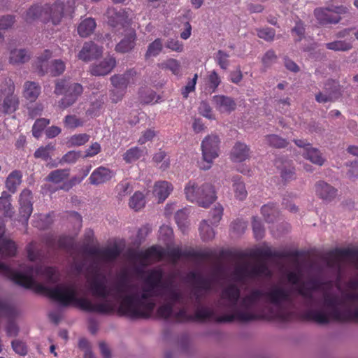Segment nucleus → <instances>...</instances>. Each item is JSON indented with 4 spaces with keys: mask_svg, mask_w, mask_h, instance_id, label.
I'll return each mask as SVG.
<instances>
[{
    "mask_svg": "<svg viewBox=\"0 0 358 358\" xmlns=\"http://www.w3.org/2000/svg\"><path fill=\"white\" fill-rule=\"evenodd\" d=\"M141 273L145 274L141 292L122 297L117 309L120 315L131 319L149 318L156 306L152 298L163 297L169 290H176L173 287L171 277L163 280L164 273L160 268H155L146 272L141 271Z\"/></svg>",
    "mask_w": 358,
    "mask_h": 358,
    "instance_id": "1",
    "label": "nucleus"
},
{
    "mask_svg": "<svg viewBox=\"0 0 358 358\" xmlns=\"http://www.w3.org/2000/svg\"><path fill=\"white\" fill-rule=\"evenodd\" d=\"M313 290L305 285L298 289V293L305 299L304 305L308 308L300 317L303 320L314 322L319 324H328L331 321L340 323H358V304L353 308L345 307L340 310L338 306L343 305V301L336 296H324V306L330 309L327 313L323 308H310L315 301Z\"/></svg>",
    "mask_w": 358,
    "mask_h": 358,
    "instance_id": "2",
    "label": "nucleus"
},
{
    "mask_svg": "<svg viewBox=\"0 0 358 358\" xmlns=\"http://www.w3.org/2000/svg\"><path fill=\"white\" fill-rule=\"evenodd\" d=\"M24 270L26 274H23L31 277L33 283L29 287L22 286L23 287L27 289L34 288L36 292L45 294L48 297L59 302L63 306L67 307L73 305L87 313H108L113 310L112 305L108 301L93 305L86 298L77 297L76 289L73 285L60 284L55 287H48L40 283H36L33 275L40 272L38 268L27 266Z\"/></svg>",
    "mask_w": 358,
    "mask_h": 358,
    "instance_id": "3",
    "label": "nucleus"
},
{
    "mask_svg": "<svg viewBox=\"0 0 358 358\" xmlns=\"http://www.w3.org/2000/svg\"><path fill=\"white\" fill-rule=\"evenodd\" d=\"M164 257H167L173 264H176L181 257L193 258L201 261L214 259L216 258V252L212 249L201 252L196 251L192 248L182 250L179 247L165 250L159 245H152L145 250H131L128 252L130 260L139 262L142 264L150 259L160 261Z\"/></svg>",
    "mask_w": 358,
    "mask_h": 358,
    "instance_id": "4",
    "label": "nucleus"
},
{
    "mask_svg": "<svg viewBox=\"0 0 358 358\" xmlns=\"http://www.w3.org/2000/svg\"><path fill=\"white\" fill-rule=\"evenodd\" d=\"M241 296V290L235 284H231L225 287L221 294L222 299L228 301V304L220 302V306L231 308L234 313L222 316H215V321L217 323H230L234 320L247 322L262 319V317L252 312H243L238 307V302Z\"/></svg>",
    "mask_w": 358,
    "mask_h": 358,
    "instance_id": "5",
    "label": "nucleus"
},
{
    "mask_svg": "<svg viewBox=\"0 0 358 358\" xmlns=\"http://www.w3.org/2000/svg\"><path fill=\"white\" fill-rule=\"evenodd\" d=\"M264 297H266L270 303L280 308L275 314V317L278 320L282 322H290L299 317L295 312L281 309L284 303H292L290 292L287 289L277 285L273 286L269 291L264 292Z\"/></svg>",
    "mask_w": 358,
    "mask_h": 358,
    "instance_id": "6",
    "label": "nucleus"
},
{
    "mask_svg": "<svg viewBox=\"0 0 358 358\" xmlns=\"http://www.w3.org/2000/svg\"><path fill=\"white\" fill-rule=\"evenodd\" d=\"M64 3L61 1H57L52 6H41L38 4L31 6L27 11L24 18L27 22H31L44 15L45 18H48V22L51 21L52 24L57 25L61 22L64 16Z\"/></svg>",
    "mask_w": 358,
    "mask_h": 358,
    "instance_id": "7",
    "label": "nucleus"
},
{
    "mask_svg": "<svg viewBox=\"0 0 358 358\" xmlns=\"http://www.w3.org/2000/svg\"><path fill=\"white\" fill-rule=\"evenodd\" d=\"M83 92V87L77 83H69L65 79L57 80L55 83L54 93L64 96L59 101L58 106L66 109L73 105Z\"/></svg>",
    "mask_w": 358,
    "mask_h": 358,
    "instance_id": "8",
    "label": "nucleus"
},
{
    "mask_svg": "<svg viewBox=\"0 0 358 358\" xmlns=\"http://www.w3.org/2000/svg\"><path fill=\"white\" fill-rule=\"evenodd\" d=\"M220 139L217 135L210 134L206 136L201 142L202 162L200 168L208 170L211 168L214 160L218 157L220 152Z\"/></svg>",
    "mask_w": 358,
    "mask_h": 358,
    "instance_id": "9",
    "label": "nucleus"
},
{
    "mask_svg": "<svg viewBox=\"0 0 358 358\" xmlns=\"http://www.w3.org/2000/svg\"><path fill=\"white\" fill-rule=\"evenodd\" d=\"M232 275L236 281L243 282L247 278L255 279L259 277L271 278L272 273L265 262H260L250 268L248 264L237 266L233 271Z\"/></svg>",
    "mask_w": 358,
    "mask_h": 358,
    "instance_id": "10",
    "label": "nucleus"
},
{
    "mask_svg": "<svg viewBox=\"0 0 358 358\" xmlns=\"http://www.w3.org/2000/svg\"><path fill=\"white\" fill-rule=\"evenodd\" d=\"M89 283L90 290L92 292V294L98 298L103 299V301L97 303H92L93 305L104 303V302H109L112 305V307L113 308V310L112 312L108 313H101L102 315H110L115 313V308L113 303L107 299V298L110 295V292L107 287L106 285V276L101 273L98 269H94L93 272V276L88 279L87 280Z\"/></svg>",
    "mask_w": 358,
    "mask_h": 358,
    "instance_id": "11",
    "label": "nucleus"
},
{
    "mask_svg": "<svg viewBox=\"0 0 358 358\" xmlns=\"http://www.w3.org/2000/svg\"><path fill=\"white\" fill-rule=\"evenodd\" d=\"M348 8L344 6H334L332 8H317L314 10V15L320 24H336L341 17L340 15L346 14Z\"/></svg>",
    "mask_w": 358,
    "mask_h": 358,
    "instance_id": "12",
    "label": "nucleus"
},
{
    "mask_svg": "<svg viewBox=\"0 0 358 358\" xmlns=\"http://www.w3.org/2000/svg\"><path fill=\"white\" fill-rule=\"evenodd\" d=\"M165 303L159 306L157 309L156 314L159 318L167 320L172 315L173 308L176 303L182 304V294L178 290H169V292L165 294L163 297Z\"/></svg>",
    "mask_w": 358,
    "mask_h": 358,
    "instance_id": "13",
    "label": "nucleus"
},
{
    "mask_svg": "<svg viewBox=\"0 0 358 358\" xmlns=\"http://www.w3.org/2000/svg\"><path fill=\"white\" fill-rule=\"evenodd\" d=\"M108 24L113 28H124L129 25V15L122 8H108L106 11Z\"/></svg>",
    "mask_w": 358,
    "mask_h": 358,
    "instance_id": "14",
    "label": "nucleus"
},
{
    "mask_svg": "<svg viewBox=\"0 0 358 358\" xmlns=\"http://www.w3.org/2000/svg\"><path fill=\"white\" fill-rule=\"evenodd\" d=\"M294 143L298 147L303 148L304 158L318 166L323 165L324 159L318 149L313 148L310 143L303 139L294 140Z\"/></svg>",
    "mask_w": 358,
    "mask_h": 358,
    "instance_id": "15",
    "label": "nucleus"
},
{
    "mask_svg": "<svg viewBox=\"0 0 358 358\" xmlns=\"http://www.w3.org/2000/svg\"><path fill=\"white\" fill-rule=\"evenodd\" d=\"M338 85L334 80H328L324 85V92H320L315 95V100L318 103L334 101L340 95Z\"/></svg>",
    "mask_w": 358,
    "mask_h": 358,
    "instance_id": "16",
    "label": "nucleus"
},
{
    "mask_svg": "<svg viewBox=\"0 0 358 358\" xmlns=\"http://www.w3.org/2000/svg\"><path fill=\"white\" fill-rule=\"evenodd\" d=\"M253 256L258 259H268L275 257L278 259L285 258H296L299 256L298 251H272L270 248L258 249L257 250Z\"/></svg>",
    "mask_w": 358,
    "mask_h": 358,
    "instance_id": "17",
    "label": "nucleus"
},
{
    "mask_svg": "<svg viewBox=\"0 0 358 358\" xmlns=\"http://www.w3.org/2000/svg\"><path fill=\"white\" fill-rule=\"evenodd\" d=\"M198 196L202 199L203 203H201L199 199L196 200L195 203L203 208L209 207L217 199L214 186L209 182H205L200 185V191Z\"/></svg>",
    "mask_w": 358,
    "mask_h": 358,
    "instance_id": "18",
    "label": "nucleus"
},
{
    "mask_svg": "<svg viewBox=\"0 0 358 358\" xmlns=\"http://www.w3.org/2000/svg\"><path fill=\"white\" fill-rule=\"evenodd\" d=\"M102 48L92 41L85 42L78 53V58L84 62H89L102 55Z\"/></svg>",
    "mask_w": 358,
    "mask_h": 358,
    "instance_id": "19",
    "label": "nucleus"
},
{
    "mask_svg": "<svg viewBox=\"0 0 358 358\" xmlns=\"http://www.w3.org/2000/svg\"><path fill=\"white\" fill-rule=\"evenodd\" d=\"M114 176L115 173L112 170L101 166L92 171L88 180L90 184L99 185L109 181Z\"/></svg>",
    "mask_w": 358,
    "mask_h": 358,
    "instance_id": "20",
    "label": "nucleus"
},
{
    "mask_svg": "<svg viewBox=\"0 0 358 358\" xmlns=\"http://www.w3.org/2000/svg\"><path fill=\"white\" fill-rule=\"evenodd\" d=\"M315 189L316 195L327 202L331 201L337 195V189L324 180L317 182Z\"/></svg>",
    "mask_w": 358,
    "mask_h": 358,
    "instance_id": "21",
    "label": "nucleus"
},
{
    "mask_svg": "<svg viewBox=\"0 0 358 358\" xmlns=\"http://www.w3.org/2000/svg\"><path fill=\"white\" fill-rule=\"evenodd\" d=\"M115 65V58L112 56H108L98 64L92 65L90 68V72L95 76H105L108 74Z\"/></svg>",
    "mask_w": 358,
    "mask_h": 358,
    "instance_id": "22",
    "label": "nucleus"
},
{
    "mask_svg": "<svg viewBox=\"0 0 358 358\" xmlns=\"http://www.w3.org/2000/svg\"><path fill=\"white\" fill-rule=\"evenodd\" d=\"M264 292L260 289H254L240 301V307L244 310L243 312H251L250 310L258 303Z\"/></svg>",
    "mask_w": 358,
    "mask_h": 358,
    "instance_id": "23",
    "label": "nucleus"
},
{
    "mask_svg": "<svg viewBox=\"0 0 358 358\" xmlns=\"http://www.w3.org/2000/svg\"><path fill=\"white\" fill-rule=\"evenodd\" d=\"M19 106L20 99L17 94H7L0 103V112L4 115H11L18 110Z\"/></svg>",
    "mask_w": 358,
    "mask_h": 358,
    "instance_id": "24",
    "label": "nucleus"
},
{
    "mask_svg": "<svg viewBox=\"0 0 358 358\" xmlns=\"http://www.w3.org/2000/svg\"><path fill=\"white\" fill-rule=\"evenodd\" d=\"M136 75V71L134 69H130L124 74L113 76L110 78V81L114 88L126 92L130 78Z\"/></svg>",
    "mask_w": 358,
    "mask_h": 358,
    "instance_id": "25",
    "label": "nucleus"
},
{
    "mask_svg": "<svg viewBox=\"0 0 358 358\" xmlns=\"http://www.w3.org/2000/svg\"><path fill=\"white\" fill-rule=\"evenodd\" d=\"M136 34L134 30H131L125 37L115 46V51L120 53L130 52L136 45Z\"/></svg>",
    "mask_w": 358,
    "mask_h": 358,
    "instance_id": "26",
    "label": "nucleus"
},
{
    "mask_svg": "<svg viewBox=\"0 0 358 358\" xmlns=\"http://www.w3.org/2000/svg\"><path fill=\"white\" fill-rule=\"evenodd\" d=\"M250 157L249 148L243 143L237 142L233 147L230 158L234 162H241Z\"/></svg>",
    "mask_w": 358,
    "mask_h": 358,
    "instance_id": "27",
    "label": "nucleus"
},
{
    "mask_svg": "<svg viewBox=\"0 0 358 358\" xmlns=\"http://www.w3.org/2000/svg\"><path fill=\"white\" fill-rule=\"evenodd\" d=\"M172 184L168 181L155 182L153 189L154 195L158 198L159 202H163L173 191Z\"/></svg>",
    "mask_w": 358,
    "mask_h": 358,
    "instance_id": "28",
    "label": "nucleus"
},
{
    "mask_svg": "<svg viewBox=\"0 0 358 358\" xmlns=\"http://www.w3.org/2000/svg\"><path fill=\"white\" fill-rule=\"evenodd\" d=\"M330 255L332 257H334L335 261L330 259L328 262V265L329 266H333L336 264L335 262L340 261L341 259L345 258V257L355 258L358 260V250H353V249H349V248H345V249L337 248V249H335L334 250L331 251L330 252Z\"/></svg>",
    "mask_w": 358,
    "mask_h": 358,
    "instance_id": "29",
    "label": "nucleus"
},
{
    "mask_svg": "<svg viewBox=\"0 0 358 358\" xmlns=\"http://www.w3.org/2000/svg\"><path fill=\"white\" fill-rule=\"evenodd\" d=\"M41 88L38 83L27 81L24 84L23 96L31 102L35 101L41 94Z\"/></svg>",
    "mask_w": 358,
    "mask_h": 358,
    "instance_id": "30",
    "label": "nucleus"
},
{
    "mask_svg": "<svg viewBox=\"0 0 358 358\" xmlns=\"http://www.w3.org/2000/svg\"><path fill=\"white\" fill-rule=\"evenodd\" d=\"M213 99L217 107L222 112H231L236 108V104L231 97L218 95L215 96Z\"/></svg>",
    "mask_w": 358,
    "mask_h": 358,
    "instance_id": "31",
    "label": "nucleus"
},
{
    "mask_svg": "<svg viewBox=\"0 0 358 358\" xmlns=\"http://www.w3.org/2000/svg\"><path fill=\"white\" fill-rule=\"evenodd\" d=\"M200 191V186L194 180H189L184 188V192L185 194L186 199L191 202H196V200H199L202 203V199L199 196Z\"/></svg>",
    "mask_w": 358,
    "mask_h": 358,
    "instance_id": "32",
    "label": "nucleus"
},
{
    "mask_svg": "<svg viewBox=\"0 0 358 358\" xmlns=\"http://www.w3.org/2000/svg\"><path fill=\"white\" fill-rule=\"evenodd\" d=\"M96 23L94 19L87 17L83 20L78 26V34L80 36L85 38L90 36L94 31Z\"/></svg>",
    "mask_w": 358,
    "mask_h": 358,
    "instance_id": "33",
    "label": "nucleus"
},
{
    "mask_svg": "<svg viewBox=\"0 0 358 358\" xmlns=\"http://www.w3.org/2000/svg\"><path fill=\"white\" fill-rule=\"evenodd\" d=\"M188 278L194 281L196 285L201 289L208 291L211 289L213 280L209 278H206L201 274L196 272H190Z\"/></svg>",
    "mask_w": 358,
    "mask_h": 358,
    "instance_id": "34",
    "label": "nucleus"
},
{
    "mask_svg": "<svg viewBox=\"0 0 358 358\" xmlns=\"http://www.w3.org/2000/svg\"><path fill=\"white\" fill-rule=\"evenodd\" d=\"M121 249L117 245L101 249L100 259L106 262L115 261L121 254Z\"/></svg>",
    "mask_w": 358,
    "mask_h": 358,
    "instance_id": "35",
    "label": "nucleus"
},
{
    "mask_svg": "<svg viewBox=\"0 0 358 358\" xmlns=\"http://www.w3.org/2000/svg\"><path fill=\"white\" fill-rule=\"evenodd\" d=\"M233 181V190L236 199L243 201L246 199L248 192L245 189V183L241 180V178L238 176H234L232 178Z\"/></svg>",
    "mask_w": 358,
    "mask_h": 358,
    "instance_id": "36",
    "label": "nucleus"
},
{
    "mask_svg": "<svg viewBox=\"0 0 358 358\" xmlns=\"http://www.w3.org/2000/svg\"><path fill=\"white\" fill-rule=\"evenodd\" d=\"M215 314L213 309L206 306H198L194 314V321L204 322L207 320L213 319L215 320Z\"/></svg>",
    "mask_w": 358,
    "mask_h": 358,
    "instance_id": "37",
    "label": "nucleus"
},
{
    "mask_svg": "<svg viewBox=\"0 0 358 358\" xmlns=\"http://www.w3.org/2000/svg\"><path fill=\"white\" fill-rule=\"evenodd\" d=\"M134 190L133 185L127 180L120 181L115 187L116 196L118 200L122 201L127 196L129 195Z\"/></svg>",
    "mask_w": 358,
    "mask_h": 358,
    "instance_id": "38",
    "label": "nucleus"
},
{
    "mask_svg": "<svg viewBox=\"0 0 358 358\" xmlns=\"http://www.w3.org/2000/svg\"><path fill=\"white\" fill-rule=\"evenodd\" d=\"M22 173L20 171H13L8 176L6 185L7 189L14 193L16 191L17 186L22 181Z\"/></svg>",
    "mask_w": 358,
    "mask_h": 358,
    "instance_id": "39",
    "label": "nucleus"
},
{
    "mask_svg": "<svg viewBox=\"0 0 358 358\" xmlns=\"http://www.w3.org/2000/svg\"><path fill=\"white\" fill-rule=\"evenodd\" d=\"M9 59L11 64H22L30 59V55L24 49L14 50L10 51Z\"/></svg>",
    "mask_w": 358,
    "mask_h": 358,
    "instance_id": "40",
    "label": "nucleus"
},
{
    "mask_svg": "<svg viewBox=\"0 0 358 358\" xmlns=\"http://www.w3.org/2000/svg\"><path fill=\"white\" fill-rule=\"evenodd\" d=\"M12 213L10 196L6 193H3L0 197V217H10Z\"/></svg>",
    "mask_w": 358,
    "mask_h": 358,
    "instance_id": "41",
    "label": "nucleus"
},
{
    "mask_svg": "<svg viewBox=\"0 0 358 358\" xmlns=\"http://www.w3.org/2000/svg\"><path fill=\"white\" fill-rule=\"evenodd\" d=\"M261 211L267 222H273L278 215V209L273 203L264 205L262 207Z\"/></svg>",
    "mask_w": 358,
    "mask_h": 358,
    "instance_id": "42",
    "label": "nucleus"
},
{
    "mask_svg": "<svg viewBox=\"0 0 358 358\" xmlns=\"http://www.w3.org/2000/svg\"><path fill=\"white\" fill-rule=\"evenodd\" d=\"M144 154V149L137 146L127 150L123 155V159L126 163H132L139 159Z\"/></svg>",
    "mask_w": 358,
    "mask_h": 358,
    "instance_id": "43",
    "label": "nucleus"
},
{
    "mask_svg": "<svg viewBox=\"0 0 358 358\" xmlns=\"http://www.w3.org/2000/svg\"><path fill=\"white\" fill-rule=\"evenodd\" d=\"M69 176V169H57L51 171L46 178L48 181L59 183L68 178Z\"/></svg>",
    "mask_w": 358,
    "mask_h": 358,
    "instance_id": "44",
    "label": "nucleus"
},
{
    "mask_svg": "<svg viewBox=\"0 0 358 358\" xmlns=\"http://www.w3.org/2000/svg\"><path fill=\"white\" fill-rule=\"evenodd\" d=\"M52 57V52L49 50H45L41 56L37 57V68L40 75L43 76L48 72L47 62Z\"/></svg>",
    "mask_w": 358,
    "mask_h": 358,
    "instance_id": "45",
    "label": "nucleus"
},
{
    "mask_svg": "<svg viewBox=\"0 0 358 358\" xmlns=\"http://www.w3.org/2000/svg\"><path fill=\"white\" fill-rule=\"evenodd\" d=\"M145 205V199L143 194L141 192H136L130 198L129 206L131 208L138 211Z\"/></svg>",
    "mask_w": 358,
    "mask_h": 358,
    "instance_id": "46",
    "label": "nucleus"
},
{
    "mask_svg": "<svg viewBox=\"0 0 358 358\" xmlns=\"http://www.w3.org/2000/svg\"><path fill=\"white\" fill-rule=\"evenodd\" d=\"M201 237L203 241H208L215 237V231L209 224L208 221L203 220L199 227Z\"/></svg>",
    "mask_w": 358,
    "mask_h": 358,
    "instance_id": "47",
    "label": "nucleus"
},
{
    "mask_svg": "<svg viewBox=\"0 0 358 358\" xmlns=\"http://www.w3.org/2000/svg\"><path fill=\"white\" fill-rule=\"evenodd\" d=\"M325 45L328 50L334 51L345 52L352 48V42L347 41H335L333 42L327 43Z\"/></svg>",
    "mask_w": 358,
    "mask_h": 358,
    "instance_id": "48",
    "label": "nucleus"
},
{
    "mask_svg": "<svg viewBox=\"0 0 358 358\" xmlns=\"http://www.w3.org/2000/svg\"><path fill=\"white\" fill-rule=\"evenodd\" d=\"M163 44L160 38L155 39L153 42L149 44L147 51L145 55L146 59L151 57L157 56L162 50Z\"/></svg>",
    "mask_w": 358,
    "mask_h": 358,
    "instance_id": "49",
    "label": "nucleus"
},
{
    "mask_svg": "<svg viewBox=\"0 0 358 358\" xmlns=\"http://www.w3.org/2000/svg\"><path fill=\"white\" fill-rule=\"evenodd\" d=\"M162 69H168L172 72L173 74L178 76L180 73V64L179 61L176 59H169L159 64Z\"/></svg>",
    "mask_w": 358,
    "mask_h": 358,
    "instance_id": "50",
    "label": "nucleus"
},
{
    "mask_svg": "<svg viewBox=\"0 0 358 358\" xmlns=\"http://www.w3.org/2000/svg\"><path fill=\"white\" fill-rule=\"evenodd\" d=\"M1 253L4 256H14L17 251L15 242L10 240H6L0 245Z\"/></svg>",
    "mask_w": 358,
    "mask_h": 358,
    "instance_id": "51",
    "label": "nucleus"
},
{
    "mask_svg": "<svg viewBox=\"0 0 358 358\" xmlns=\"http://www.w3.org/2000/svg\"><path fill=\"white\" fill-rule=\"evenodd\" d=\"M50 124V120L46 118H39L37 119L32 127V134L33 136L38 138L42 134L43 129L46 127L47 125Z\"/></svg>",
    "mask_w": 358,
    "mask_h": 358,
    "instance_id": "52",
    "label": "nucleus"
},
{
    "mask_svg": "<svg viewBox=\"0 0 358 358\" xmlns=\"http://www.w3.org/2000/svg\"><path fill=\"white\" fill-rule=\"evenodd\" d=\"M267 143L275 148H285L288 145V142L275 134L268 135L266 136Z\"/></svg>",
    "mask_w": 358,
    "mask_h": 358,
    "instance_id": "53",
    "label": "nucleus"
},
{
    "mask_svg": "<svg viewBox=\"0 0 358 358\" xmlns=\"http://www.w3.org/2000/svg\"><path fill=\"white\" fill-rule=\"evenodd\" d=\"M229 55L223 50H219L215 56V61L223 70H227L229 66Z\"/></svg>",
    "mask_w": 358,
    "mask_h": 358,
    "instance_id": "54",
    "label": "nucleus"
},
{
    "mask_svg": "<svg viewBox=\"0 0 358 358\" xmlns=\"http://www.w3.org/2000/svg\"><path fill=\"white\" fill-rule=\"evenodd\" d=\"M55 150V145L49 143L45 146L38 148L34 152L35 158H40L47 161L50 157V152Z\"/></svg>",
    "mask_w": 358,
    "mask_h": 358,
    "instance_id": "55",
    "label": "nucleus"
},
{
    "mask_svg": "<svg viewBox=\"0 0 358 358\" xmlns=\"http://www.w3.org/2000/svg\"><path fill=\"white\" fill-rule=\"evenodd\" d=\"M15 86L13 80L10 78H5L0 85V95L1 94H15Z\"/></svg>",
    "mask_w": 358,
    "mask_h": 358,
    "instance_id": "56",
    "label": "nucleus"
},
{
    "mask_svg": "<svg viewBox=\"0 0 358 358\" xmlns=\"http://www.w3.org/2000/svg\"><path fill=\"white\" fill-rule=\"evenodd\" d=\"M57 247L59 249L69 252L73 249L74 240L68 236H61L57 240Z\"/></svg>",
    "mask_w": 358,
    "mask_h": 358,
    "instance_id": "57",
    "label": "nucleus"
},
{
    "mask_svg": "<svg viewBox=\"0 0 358 358\" xmlns=\"http://www.w3.org/2000/svg\"><path fill=\"white\" fill-rule=\"evenodd\" d=\"M104 104V95L101 96L99 99L92 102L90 107L87 109L86 113L90 116H97L99 110Z\"/></svg>",
    "mask_w": 358,
    "mask_h": 358,
    "instance_id": "58",
    "label": "nucleus"
},
{
    "mask_svg": "<svg viewBox=\"0 0 358 358\" xmlns=\"http://www.w3.org/2000/svg\"><path fill=\"white\" fill-rule=\"evenodd\" d=\"M223 215V208L220 204H217L210 211V218L208 221L212 225H217L222 219Z\"/></svg>",
    "mask_w": 358,
    "mask_h": 358,
    "instance_id": "59",
    "label": "nucleus"
},
{
    "mask_svg": "<svg viewBox=\"0 0 358 358\" xmlns=\"http://www.w3.org/2000/svg\"><path fill=\"white\" fill-rule=\"evenodd\" d=\"M257 34L259 38L270 42L274 40L275 31L271 27L260 28L257 29Z\"/></svg>",
    "mask_w": 358,
    "mask_h": 358,
    "instance_id": "60",
    "label": "nucleus"
},
{
    "mask_svg": "<svg viewBox=\"0 0 358 358\" xmlns=\"http://www.w3.org/2000/svg\"><path fill=\"white\" fill-rule=\"evenodd\" d=\"M175 220L178 227L185 232L187 228V214L185 210H178L175 215Z\"/></svg>",
    "mask_w": 358,
    "mask_h": 358,
    "instance_id": "61",
    "label": "nucleus"
},
{
    "mask_svg": "<svg viewBox=\"0 0 358 358\" xmlns=\"http://www.w3.org/2000/svg\"><path fill=\"white\" fill-rule=\"evenodd\" d=\"M64 127L68 129H76L83 125V122L75 115H68L64 119Z\"/></svg>",
    "mask_w": 358,
    "mask_h": 358,
    "instance_id": "62",
    "label": "nucleus"
},
{
    "mask_svg": "<svg viewBox=\"0 0 358 358\" xmlns=\"http://www.w3.org/2000/svg\"><path fill=\"white\" fill-rule=\"evenodd\" d=\"M252 230L256 239H262L264 236V228L261 221L253 217L252 222Z\"/></svg>",
    "mask_w": 358,
    "mask_h": 358,
    "instance_id": "63",
    "label": "nucleus"
},
{
    "mask_svg": "<svg viewBox=\"0 0 358 358\" xmlns=\"http://www.w3.org/2000/svg\"><path fill=\"white\" fill-rule=\"evenodd\" d=\"M65 64L61 59L54 60L50 67V73L52 76L61 75L65 71Z\"/></svg>",
    "mask_w": 358,
    "mask_h": 358,
    "instance_id": "64",
    "label": "nucleus"
}]
</instances>
